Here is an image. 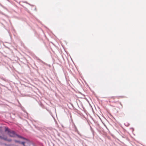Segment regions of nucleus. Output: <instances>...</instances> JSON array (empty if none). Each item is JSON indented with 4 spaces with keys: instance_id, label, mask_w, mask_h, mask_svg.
<instances>
[{
    "instance_id": "nucleus-3",
    "label": "nucleus",
    "mask_w": 146,
    "mask_h": 146,
    "mask_svg": "<svg viewBox=\"0 0 146 146\" xmlns=\"http://www.w3.org/2000/svg\"><path fill=\"white\" fill-rule=\"evenodd\" d=\"M110 98L111 99H112V98L114 99V97H112Z\"/></svg>"
},
{
    "instance_id": "nucleus-2",
    "label": "nucleus",
    "mask_w": 146,
    "mask_h": 146,
    "mask_svg": "<svg viewBox=\"0 0 146 146\" xmlns=\"http://www.w3.org/2000/svg\"><path fill=\"white\" fill-rule=\"evenodd\" d=\"M0 138L8 141H11V139H7V137H4L3 133L1 130H0Z\"/></svg>"
},
{
    "instance_id": "nucleus-4",
    "label": "nucleus",
    "mask_w": 146,
    "mask_h": 146,
    "mask_svg": "<svg viewBox=\"0 0 146 146\" xmlns=\"http://www.w3.org/2000/svg\"><path fill=\"white\" fill-rule=\"evenodd\" d=\"M120 104L122 106V104H121V103H120Z\"/></svg>"
},
{
    "instance_id": "nucleus-1",
    "label": "nucleus",
    "mask_w": 146,
    "mask_h": 146,
    "mask_svg": "<svg viewBox=\"0 0 146 146\" xmlns=\"http://www.w3.org/2000/svg\"><path fill=\"white\" fill-rule=\"evenodd\" d=\"M5 131L8 132L7 134L10 137H15L17 136L19 137L22 138L21 137L17 135L14 131L10 130L8 128H6Z\"/></svg>"
}]
</instances>
